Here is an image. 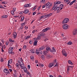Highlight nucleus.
Returning <instances> with one entry per match:
<instances>
[{
	"label": "nucleus",
	"mask_w": 77,
	"mask_h": 77,
	"mask_svg": "<svg viewBox=\"0 0 77 77\" xmlns=\"http://www.w3.org/2000/svg\"><path fill=\"white\" fill-rule=\"evenodd\" d=\"M36 12H34L32 14V15H35V14H36Z\"/></svg>",
	"instance_id": "obj_63"
},
{
	"label": "nucleus",
	"mask_w": 77,
	"mask_h": 77,
	"mask_svg": "<svg viewBox=\"0 0 77 77\" xmlns=\"http://www.w3.org/2000/svg\"><path fill=\"white\" fill-rule=\"evenodd\" d=\"M43 34H42V32H40L39 33V34H38V36H42Z\"/></svg>",
	"instance_id": "obj_29"
},
{
	"label": "nucleus",
	"mask_w": 77,
	"mask_h": 77,
	"mask_svg": "<svg viewBox=\"0 0 77 77\" xmlns=\"http://www.w3.org/2000/svg\"><path fill=\"white\" fill-rule=\"evenodd\" d=\"M4 72L6 73V74H10V72L9 71V70L7 69H4Z\"/></svg>",
	"instance_id": "obj_6"
},
{
	"label": "nucleus",
	"mask_w": 77,
	"mask_h": 77,
	"mask_svg": "<svg viewBox=\"0 0 77 77\" xmlns=\"http://www.w3.org/2000/svg\"><path fill=\"white\" fill-rule=\"evenodd\" d=\"M8 68H12L11 66L10 65V64H9V63H8Z\"/></svg>",
	"instance_id": "obj_35"
},
{
	"label": "nucleus",
	"mask_w": 77,
	"mask_h": 77,
	"mask_svg": "<svg viewBox=\"0 0 77 77\" xmlns=\"http://www.w3.org/2000/svg\"><path fill=\"white\" fill-rule=\"evenodd\" d=\"M68 63L69 64H70V65H73V63H72L71 61L70 60H69L68 61Z\"/></svg>",
	"instance_id": "obj_24"
},
{
	"label": "nucleus",
	"mask_w": 77,
	"mask_h": 77,
	"mask_svg": "<svg viewBox=\"0 0 77 77\" xmlns=\"http://www.w3.org/2000/svg\"><path fill=\"white\" fill-rule=\"evenodd\" d=\"M29 52L30 53H34V51H33L32 50H31L29 51Z\"/></svg>",
	"instance_id": "obj_33"
},
{
	"label": "nucleus",
	"mask_w": 77,
	"mask_h": 77,
	"mask_svg": "<svg viewBox=\"0 0 77 77\" xmlns=\"http://www.w3.org/2000/svg\"><path fill=\"white\" fill-rule=\"evenodd\" d=\"M57 6V2H54V7L53 8V9H55L56 8V7Z\"/></svg>",
	"instance_id": "obj_11"
},
{
	"label": "nucleus",
	"mask_w": 77,
	"mask_h": 77,
	"mask_svg": "<svg viewBox=\"0 0 77 77\" xmlns=\"http://www.w3.org/2000/svg\"><path fill=\"white\" fill-rule=\"evenodd\" d=\"M23 66H22V65H21L20 66V68L21 69H23L25 67V66H24V65H23Z\"/></svg>",
	"instance_id": "obj_25"
},
{
	"label": "nucleus",
	"mask_w": 77,
	"mask_h": 77,
	"mask_svg": "<svg viewBox=\"0 0 77 77\" xmlns=\"http://www.w3.org/2000/svg\"><path fill=\"white\" fill-rule=\"evenodd\" d=\"M39 65L40 66H44V65L42 64H40Z\"/></svg>",
	"instance_id": "obj_49"
},
{
	"label": "nucleus",
	"mask_w": 77,
	"mask_h": 77,
	"mask_svg": "<svg viewBox=\"0 0 77 77\" xmlns=\"http://www.w3.org/2000/svg\"><path fill=\"white\" fill-rule=\"evenodd\" d=\"M65 2H66L67 3H67V5H69V4L70 3V0H64Z\"/></svg>",
	"instance_id": "obj_20"
},
{
	"label": "nucleus",
	"mask_w": 77,
	"mask_h": 77,
	"mask_svg": "<svg viewBox=\"0 0 77 77\" xmlns=\"http://www.w3.org/2000/svg\"><path fill=\"white\" fill-rule=\"evenodd\" d=\"M56 2L57 3V4H58V5H59V4H60V3H61V2L60 1H58V2Z\"/></svg>",
	"instance_id": "obj_46"
},
{
	"label": "nucleus",
	"mask_w": 77,
	"mask_h": 77,
	"mask_svg": "<svg viewBox=\"0 0 77 77\" xmlns=\"http://www.w3.org/2000/svg\"><path fill=\"white\" fill-rule=\"evenodd\" d=\"M67 44V45H71L72 44V43L71 42H68Z\"/></svg>",
	"instance_id": "obj_28"
},
{
	"label": "nucleus",
	"mask_w": 77,
	"mask_h": 77,
	"mask_svg": "<svg viewBox=\"0 0 77 77\" xmlns=\"http://www.w3.org/2000/svg\"><path fill=\"white\" fill-rule=\"evenodd\" d=\"M30 58L31 59V60L33 61L35 60V58H34V57L33 56H31Z\"/></svg>",
	"instance_id": "obj_22"
},
{
	"label": "nucleus",
	"mask_w": 77,
	"mask_h": 77,
	"mask_svg": "<svg viewBox=\"0 0 77 77\" xmlns=\"http://www.w3.org/2000/svg\"><path fill=\"white\" fill-rule=\"evenodd\" d=\"M50 57H51V56L50 55H48L47 56V59H50Z\"/></svg>",
	"instance_id": "obj_36"
},
{
	"label": "nucleus",
	"mask_w": 77,
	"mask_h": 77,
	"mask_svg": "<svg viewBox=\"0 0 77 77\" xmlns=\"http://www.w3.org/2000/svg\"><path fill=\"white\" fill-rule=\"evenodd\" d=\"M50 51L52 53L53 52H56V49L54 48V47H53L52 48V50H50Z\"/></svg>",
	"instance_id": "obj_15"
},
{
	"label": "nucleus",
	"mask_w": 77,
	"mask_h": 77,
	"mask_svg": "<svg viewBox=\"0 0 77 77\" xmlns=\"http://www.w3.org/2000/svg\"><path fill=\"white\" fill-rule=\"evenodd\" d=\"M27 68L28 69H29L30 68V65H28L27 66Z\"/></svg>",
	"instance_id": "obj_45"
},
{
	"label": "nucleus",
	"mask_w": 77,
	"mask_h": 77,
	"mask_svg": "<svg viewBox=\"0 0 77 77\" xmlns=\"http://www.w3.org/2000/svg\"><path fill=\"white\" fill-rule=\"evenodd\" d=\"M50 27H48L46 28L43 29L42 30V32H47V30H50Z\"/></svg>",
	"instance_id": "obj_7"
},
{
	"label": "nucleus",
	"mask_w": 77,
	"mask_h": 77,
	"mask_svg": "<svg viewBox=\"0 0 77 77\" xmlns=\"http://www.w3.org/2000/svg\"><path fill=\"white\" fill-rule=\"evenodd\" d=\"M73 68H74V66H69L67 67V70L68 71H70V69H73Z\"/></svg>",
	"instance_id": "obj_5"
},
{
	"label": "nucleus",
	"mask_w": 77,
	"mask_h": 77,
	"mask_svg": "<svg viewBox=\"0 0 77 77\" xmlns=\"http://www.w3.org/2000/svg\"><path fill=\"white\" fill-rule=\"evenodd\" d=\"M9 54H11L12 53V51H10L9 50Z\"/></svg>",
	"instance_id": "obj_50"
},
{
	"label": "nucleus",
	"mask_w": 77,
	"mask_h": 77,
	"mask_svg": "<svg viewBox=\"0 0 77 77\" xmlns=\"http://www.w3.org/2000/svg\"><path fill=\"white\" fill-rule=\"evenodd\" d=\"M46 8H48L50 7V6L49 5H50V2H48L46 4Z\"/></svg>",
	"instance_id": "obj_13"
},
{
	"label": "nucleus",
	"mask_w": 77,
	"mask_h": 77,
	"mask_svg": "<svg viewBox=\"0 0 77 77\" xmlns=\"http://www.w3.org/2000/svg\"><path fill=\"white\" fill-rule=\"evenodd\" d=\"M16 9H17V8H13V11H14V12H15V11H16Z\"/></svg>",
	"instance_id": "obj_54"
},
{
	"label": "nucleus",
	"mask_w": 77,
	"mask_h": 77,
	"mask_svg": "<svg viewBox=\"0 0 77 77\" xmlns=\"http://www.w3.org/2000/svg\"><path fill=\"white\" fill-rule=\"evenodd\" d=\"M45 48V46H42V47L39 48V51H41V50H44Z\"/></svg>",
	"instance_id": "obj_12"
},
{
	"label": "nucleus",
	"mask_w": 77,
	"mask_h": 77,
	"mask_svg": "<svg viewBox=\"0 0 77 77\" xmlns=\"http://www.w3.org/2000/svg\"><path fill=\"white\" fill-rule=\"evenodd\" d=\"M8 17V15H5L2 16V18H6Z\"/></svg>",
	"instance_id": "obj_23"
},
{
	"label": "nucleus",
	"mask_w": 77,
	"mask_h": 77,
	"mask_svg": "<svg viewBox=\"0 0 77 77\" xmlns=\"http://www.w3.org/2000/svg\"><path fill=\"white\" fill-rule=\"evenodd\" d=\"M25 29H28V27H27L26 26L25 27Z\"/></svg>",
	"instance_id": "obj_61"
},
{
	"label": "nucleus",
	"mask_w": 77,
	"mask_h": 77,
	"mask_svg": "<svg viewBox=\"0 0 77 77\" xmlns=\"http://www.w3.org/2000/svg\"><path fill=\"white\" fill-rule=\"evenodd\" d=\"M45 17L46 18H47L48 17V14H46L45 15Z\"/></svg>",
	"instance_id": "obj_55"
},
{
	"label": "nucleus",
	"mask_w": 77,
	"mask_h": 77,
	"mask_svg": "<svg viewBox=\"0 0 77 77\" xmlns=\"http://www.w3.org/2000/svg\"><path fill=\"white\" fill-rule=\"evenodd\" d=\"M38 37L37 38V40H39L41 39V37L38 36Z\"/></svg>",
	"instance_id": "obj_42"
},
{
	"label": "nucleus",
	"mask_w": 77,
	"mask_h": 77,
	"mask_svg": "<svg viewBox=\"0 0 77 77\" xmlns=\"http://www.w3.org/2000/svg\"><path fill=\"white\" fill-rule=\"evenodd\" d=\"M62 54L63 56H65V57L67 56V53L64 50L62 51Z\"/></svg>",
	"instance_id": "obj_4"
},
{
	"label": "nucleus",
	"mask_w": 77,
	"mask_h": 77,
	"mask_svg": "<svg viewBox=\"0 0 77 77\" xmlns=\"http://www.w3.org/2000/svg\"><path fill=\"white\" fill-rule=\"evenodd\" d=\"M36 7L35 6L34 8L32 9L33 11H35V9H36Z\"/></svg>",
	"instance_id": "obj_53"
},
{
	"label": "nucleus",
	"mask_w": 77,
	"mask_h": 77,
	"mask_svg": "<svg viewBox=\"0 0 77 77\" xmlns=\"http://www.w3.org/2000/svg\"><path fill=\"white\" fill-rule=\"evenodd\" d=\"M31 4H26L24 5V7L25 8L30 7L31 6Z\"/></svg>",
	"instance_id": "obj_10"
},
{
	"label": "nucleus",
	"mask_w": 77,
	"mask_h": 77,
	"mask_svg": "<svg viewBox=\"0 0 77 77\" xmlns=\"http://www.w3.org/2000/svg\"><path fill=\"white\" fill-rule=\"evenodd\" d=\"M0 8H4V7H3V5H0Z\"/></svg>",
	"instance_id": "obj_57"
},
{
	"label": "nucleus",
	"mask_w": 77,
	"mask_h": 77,
	"mask_svg": "<svg viewBox=\"0 0 77 77\" xmlns=\"http://www.w3.org/2000/svg\"><path fill=\"white\" fill-rule=\"evenodd\" d=\"M24 16H22L21 18V21H23L24 20Z\"/></svg>",
	"instance_id": "obj_34"
},
{
	"label": "nucleus",
	"mask_w": 77,
	"mask_h": 77,
	"mask_svg": "<svg viewBox=\"0 0 77 77\" xmlns=\"http://www.w3.org/2000/svg\"><path fill=\"white\" fill-rule=\"evenodd\" d=\"M73 4V2H71L70 4H69V5H72V4Z\"/></svg>",
	"instance_id": "obj_62"
},
{
	"label": "nucleus",
	"mask_w": 77,
	"mask_h": 77,
	"mask_svg": "<svg viewBox=\"0 0 77 77\" xmlns=\"http://www.w3.org/2000/svg\"><path fill=\"white\" fill-rule=\"evenodd\" d=\"M37 42H38V41H35L34 42V45L35 46H36V44H37Z\"/></svg>",
	"instance_id": "obj_30"
},
{
	"label": "nucleus",
	"mask_w": 77,
	"mask_h": 77,
	"mask_svg": "<svg viewBox=\"0 0 77 77\" xmlns=\"http://www.w3.org/2000/svg\"><path fill=\"white\" fill-rule=\"evenodd\" d=\"M57 61V60L56 59L54 60L52 63H50L48 65V67H49V68H51L52 66H54V65H55V63H56Z\"/></svg>",
	"instance_id": "obj_1"
},
{
	"label": "nucleus",
	"mask_w": 77,
	"mask_h": 77,
	"mask_svg": "<svg viewBox=\"0 0 77 77\" xmlns=\"http://www.w3.org/2000/svg\"><path fill=\"white\" fill-rule=\"evenodd\" d=\"M59 9H60V8H59V7H57L56 8V10L57 11L58 10H59Z\"/></svg>",
	"instance_id": "obj_47"
},
{
	"label": "nucleus",
	"mask_w": 77,
	"mask_h": 77,
	"mask_svg": "<svg viewBox=\"0 0 77 77\" xmlns=\"http://www.w3.org/2000/svg\"><path fill=\"white\" fill-rule=\"evenodd\" d=\"M63 40H66V39H67V37H63Z\"/></svg>",
	"instance_id": "obj_39"
},
{
	"label": "nucleus",
	"mask_w": 77,
	"mask_h": 77,
	"mask_svg": "<svg viewBox=\"0 0 77 77\" xmlns=\"http://www.w3.org/2000/svg\"><path fill=\"white\" fill-rule=\"evenodd\" d=\"M33 40L35 41H36V40H37V38H34Z\"/></svg>",
	"instance_id": "obj_59"
},
{
	"label": "nucleus",
	"mask_w": 77,
	"mask_h": 77,
	"mask_svg": "<svg viewBox=\"0 0 77 77\" xmlns=\"http://www.w3.org/2000/svg\"><path fill=\"white\" fill-rule=\"evenodd\" d=\"M13 75L14 77H17V74L14 73L13 74Z\"/></svg>",
	"instance_id": "obj_43"
},
{
	"label": "nucleus",
	"mask_w": 77,
	"mask_h": 77,
	"mask_svg": "<svg viewBox=\"0 0 77 77\" xmlns=\"http://www.w3.org/2000/svg\"><path fill=\"white\" fill-rule=\"evenodd\" d=\"M2 3L3 5H7V4H8V2L6 1H3L2 2Z\"/></svg>",
	"instance_id": "obj_18"
},
{
	"label": "nucleus",
	"mask_w": 77,
	"mask_h": 77,
	"mask_svg": "<svg viewBox=\"0 0 77 77\" xmlns=\"http://www.w3.org/2000/svg\"><path fill=\"white\" fill-rule=\"evenodd\" d=\"M9 70L11 72H12V69H9Z\"/></svg>",
	"instance_id": "obj_58"
},
{
	"label": "nucleus",
	"mask_w": 77,
	"mask_h": 77,
	"mask_svg": "<svg viewBox=\"0 0 77 77\" xmlns=\"http://www.w3.org/2000/svg\"><path fill=\"white\" fill-rule=\"evenodd\" d=\"M13 36L14 38H16V37H17V33H16V32H14Z\"/></svg>",
	"instance_id": "obj_14"
},
{
	"label": "nucleus",
	"mask_w": 77,
	"mask_h": 77,
	"mask_svg": "<svg viewBox=\"0 0 77 77\" xmlns=\"http://www.w3.org/2000/svg\"><path fill=\"white\" fill-rule=\"evenodd\" d=\"M46 50H47V51L48 52V51H49V50H50V47H47L46 48Z\"/></svg>",
	"instance_id": "obj_31"
},
{
	"label": "nucleus",
	"mask_w": 77,
	"mask_h": 77,
	"mask_svg": "<svg viewBox=\"0 0 77 77\" xmlns=\"http://www.w3.org/2000/svg\"><path fill=\"white\" fill-rule=\"evenodd\" d=\"M46 6V4H44L43 5L42 7V8H44Z\"/></svg>",
	"instance_id": "obj_51"
},
{
	"label": "nucleus",
	"mask_w": 77,
	"mask_h": 77,
	"mask_svg": "<svg viewBox=\"0 0 77 77\" xmlns=\"http://www.w3.org/2000/svg\"><path fill=\"white\" fill-rule=\"evenodd\" d=\"M11 12V14L12 15H14V11H12Z\"/></svg>",
	"instance_id": "obj_41"
},
{
	"label": "nucleus",
	"mask_w": 77,
	"mask_h": 77,
	"mask_svg": "<svg viewBox=\"0 0 77 77\" xmlns=\"http://www.w3.org/2000/svg\"><path fill=\"white\" fill-rule=\"evenodd\" d=\"M1 62H3V58H1Z\"/></svg>",
	"instance_id": "obj_64"
},
{
	"label": "nucleus",
	"mask_w": 77,
	"mask_h": 77,
	"mask_svg": "<svg viewBox=\"0 0 77 77\" xmlns=\"http://www.w3.org/2000/svg\"><path fill=\"white\" fill-rule=\"evenodd\" d=\"M29 37H30V36H27L26 38H25V39H28V38H29Z\"/></svg>",
	"instance_id": "obj_56"
},
{
	"label": "nucleus",
	"mask_w": 77,
	"mask_h": 77,
	"mask_svg": "<svg viewBox=\"0 0 77 77\" xmlns=\"http://www.w3.org/2000/svg\"><path fill=\"white\" fill-rule=\"evenodd\" d=\"M12 63V59L10 60H8V63L9 64H11Z\"/></svg>",
	"instance_id": "obj_21"
},
{
	"label": "nucleus",
	"mask_w": 77,
	"mask_h": 77,
	"mask_svg": "<svg viewBox=\"0 0 77 77\" xmlns=\"http://www.w3.org/2000/svg\"><path fill=\"white\" fill-rule=\"evenodd\" d=\"M23 69V70L24 71V72H26L27 71V69L25 67Z\"/></svg>",
	"instance_id": "obj_27"
},
{
	"label": "nucleus",
	"mask_w": 77,
	"mask_h": 77,
	"mask_svg": "<svg viewBox=\"0 0 77 77\" xmlns=\"http://www.w3.org/2000/svg\"><path fill=\"white\" fill-rule=\"evenodd\" d=\"M63 29H65V30L69 29V26L67 24H64L63 26Z\"/></svg>",
	"instance_id": "obj_2"
},
{
	"label": "nucleus",
	"mask_w": 77,
	"mask_h": 77,
	"mask_svg": "<svg viewBox=\"0 0 77 77\" xmlns=\"http://www.w3.org/2000/svg\"><path fill=\"white\" fill-rule=\"evenodd\" d=\"M29 12L28 10H26L24 11V14H28Z\"/></svg>",
	"instance_id": "obj_19"
},
{
	"label": "nucleus",
	"mask_w": 77,
	"mask_h": 77,
	"mask_svg": "<svg viewBox=\"0 0 77 77\" xmlns=\"http://www.w3.org/2000/svg\"><path fill=\"white\" fill-rule=\"evenodd\" d=\"M26 23L25 22H24V23H22L21 24V26H24V25H25V24H26Z\"/></svg>",
	"instance_id": "obj_40"
},
{
	"label": "nucleus",
	"mask_w": 77,
	"mask_h": 77,
	"mask_svg": "<svg viewBox=\"0 0 77 77\" xmlns=\"http://www.w3.org/2000/svg\"><path fill=\"white\" fill-rule=\"evenodd\" d=\"M18 63H19V66H20V65H24V64L20 60H18Z\"/></svg>",
	"instance_id": "obj_9"
},
{
	"label": "nucleus",
	"mask_w": 77,
	"mask_h": 77,
	"mask_svg": "<svg viewBox=\"0 0 77 77\" xmlns=\"http://www.w3.org/2000/svg\"><path fill=\"white\" fill-rule=\"evenodd\" d=\"M41 59H42V60H44V59H45V57H44V55H42L41 56Z\"/></svg>",
	"instance_id": "obj_26"
},
{
	"label": "nucleus",
	"mask_w": 77,
	"mask_h": 77,
	"mask_svg": "<svg viewBox=\"0 0 77 77\" xmlns=\"http://www.w3.org/2000/svg\"><path fill=\"white\" fill-rule=\"evenodd\" d=\"M69 21V19L67 18H65L62 22L63 24H66L67 23H68Z\"/></svg>",
	"instance_id": "obj_3"
},
{
	"label": "nucleus",
	"mask_w": 77,
	"mask_h": 77,
	"mask_svg": "<svg viewBox=\"0 0 77 77\" xmlns=\"http://www.w3.org/2000/svg\"><path fill=\"white\" fill-rule=\"evenodd\" d=\"M27 48V47H26V46L24 45L23 47V48L24 49V50H26Z\"/></svg>",
	"instance_id": "obj_44"
},
{
	"label": "nucleus",
	"mask_w": 77,
	"mask_h": 77,
	"mask_svg": "<svg viewBox=\"0 0 77 77\" xmlns=\"http://www.w3.org/2000/svg\"><path fill=\"white\" fill-rule=\"evenodd\" d=\"M73 35H76L77 34V29L74 30L72 32Z\"/></svg>",
	"instance_id": "obj_8"
},
{
	"label": "nucleus",
	"mask_w": 77,
	"mask_h": 77,
	"mask_svg": "<svg viewBox=\"0 0 77 77\" xmlns=\"http://www.w3.org/2000/svg\"><path fill=\"white\" fill-rule=\"evenodd\" d=\"M48 53V51H43L44 55L46 56V55H47V53Z\"/></svg>",
	"instance_id": "obj_17"
},
{
	"label": "nucleus",
	"mask_w": 77,
	"mask_h": 77,
	"mask_svg": "<svg viewBox=\"0 0 77 77\" xmlns=\"http://www.w3.org/2000/svg\"><path fill=\"white\" fill-rule=\"evenodd\" d=\"M9 50H10L11 51H12L13 50V48L12 47L10 48L9 49Z\"/></svg>",
	"instance_id": "obj_37"
},
{
	"label": "nucleus",
	"mask_w": 77,
	"mask_h": 77,
	"mask_svg": "<svg viewBox=\"0 0 77 77\" xmlns=\"http://www.w3.org/2000/svg\"><path fill=\"white\" fill-rule=\"evenodd\" d=\"M16 67H17V68H18V66H19V64L18 63H16Z\"/></svg>",
	"instance_id": "obj_52"
},
{
	"label": "nucleus",
	"mask_w": 77,
	"mask_h": 77,
	"mask_svg": "<svg viewBox=\"0 0 77 77\" xmlns=\"http://www.w3.org/2000/svg\"><path fill=\"white\" fill-rule=\"evenodd\" d=\"M63 5L61 4L60 5V10H62V9H63Z\"/></svg>",
	"instance_id": "obj_16"
},
{
	"label": "nucleus",
	"mask_w": 77,
	"mask_h": 77,
	"mask_svg": "<svg viewBox=\"0 0 77 77\" xmlns=\"http://www.w3.org/2000/svg\"><path fill=\"white\" fill-rule=\"evenodd\" d=\"M9 41L11 42H15V41L13 40L11 38L9 39Z\"/></svg>",
	"instance_id": "obj_32"
},
{
	"label": "nucleus",
	"mask_w": 77,
	"mask_h": 77,
	"mask_svg": "<svg viewBox=\"0 0 77 77\" xmlns=\"http://www.w3.org/2000/svg\"><path fill=\"white\" fill-rule=\"evenodd\" d=\"M48 17H50L51 15H52V14L50 13L49 14H48Z\"/></svg>",
	"instance_id": "obj_48"
},
{
	"label": "nucleus",
	"mask_w": 77,
	"mask_h": 77,
	"mask_svg": "<svg viewBox=\"0 0 77 77\" xmlns=\"http://www.w3.org/2000/svg\"><path fill=\"white\" fill-rule=\"evenodd\" d=\"M14 74H17V71L15 70H14Z\"/></svg>",
	"instance_id": "obj_60"
},
{
	"label": "nucleus",
	"mask_w": 77,
	"mask_h": 77,
	"mask_svg": "<svg viewBox=\"0 0 77 77\" xmlns=\"http://www.w3.org/2000/svg\"><path fill=\"white\" fill-rule=\"evenodd\" d=\"M36 53L37 54H39V51H38L37 50H36Z\"/></svg>",
	"instance_id": "obj_38"
}]
</instances>
